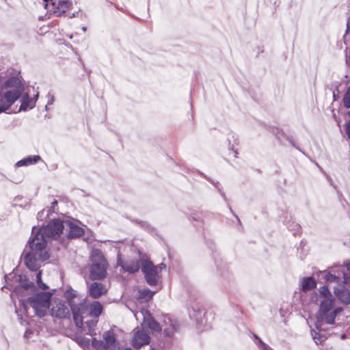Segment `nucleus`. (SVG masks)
Instances as JSON below:
<instances>
[{"mask_svg": "<svg viewBox=\"0 0 350 350\" xmlns=\"http://www.w3.org/2000/svg\"><path fill=\"white\" fill-rule=\"evenodd\" d=\"M64 229V221L60 219H54L38 230L35 227L32 228L31 237L26 246L27 252L24 256L25 264L30 270L37 271L40 262L49 258L46 250L47 241L57 239Z\"/></svg>", "mask_w": 350, "mask_h": 350, "instance_id": "1", "label": "nucleus"}, {"mask_svg": "<svg viewBox=\"0 0 350 350\" xmlns=\"http://www.w3.org/2000/svg\"><path fill=\"white\" fill-rule=\"evenodd\" d=\"M334 301L330 300L321 301L315 323L316 328L319 331L324 323L328 325L334 324L336 315L342 311V307L334 308Z\"/></svg>", "mask_w": 350, "mask_h": 350, "instance_id": "2", "label": "nucleus"}, {"mask_svg": "<svg viewBox=\"0 0 350 350\" xmlns=\"http://www.w3.org/2000/svg\"><path fill=\"white\" fill-rule=\"evenodd\" d=\"M91 261L90 278L92 280H97L105 278L108 263L100 250L93 249L92 250Z\"/></svg>", "mask_w": 350, "mask_h": 350, "instance_id": "3", "label": "nucleus"}, {"mask_svg": "<svg viewBox=\"0 0 350 350\" xmlns=\"http://www.w3.org/2000/svg\"><path fill=\"white\" fill-rule=\"evenodd\" d=\"M51 296L52 293L50 292H40L29 297L27 302L38 317H43L46 314L47 309L50 306Z\"/></svg>", "mask_w": 350, "mask_h": 350, "instance_id": "4", "label": "nucleus"}, {"mask_svg": "<svg viewBox=\"0 0 350 350\" xmlns=\"http://www.w3.org/2000/svg\"><path fill=\"white\" fill-rule=\"evenodd\" d=\"M142 266L141 269L144 275L146 282L150 286H156L159 278L157 267L154 265L146 255L141 256Z\"/></svg>", "mask_w": 350, "mask_h": 350, "instance_id": "5", "label": "nucleus"}, {"mask_svg": "<svg viewBox=\"0 0 350 350\" xmlns=\"http://www.w3.org/2000/svg\"><path fill=\"white\" fill-rule=\"evenodd\" d=\"M43 1L45 9L49 10L50 12L57 13L59 16L64 14L72 5V2L67 0H59L57 7L55 5V3L53 0H43Z\"/></svg>", "mask_w": 350, "mask_h": 350, "instance_id": "6", "label": "nucleus"}, {"mask_svg": "<svg viewBox=\"0 0 350 350\" xmlns=\"http://www.w3.org/2000/svg\"><path fill=\"white\" fill-rule=\"evenodd\" d=\"M65 228L68 230L66 237L69 239H75L81 237L84 234V230L70 220L64 221Z\"/></svg>", "mask_w": 350, "mask_h": 350, "instance_id": "7", "label": "nucleus"}, {"mask_svg": "<svg viewBox=\"0 0 350 350\" xmlns=\"http://www.w3.org/2000/svg\"><path fill=\"white\" fill-rule=\"evenodd\" d=\"M334 293L340 303L345 306L350 305V290L344 285L334 287Z\"/></svg>", "mask_w": 350, "mask_h": 350, "instance_id": "8", "label": "nucleus"}, {"mask_svg": "<svg viewBox=\"0 0 350 350\" xmlns=\"http://www.w3.org/2000/svg\"><path fill=\"white\" fill-rule=\"evenodd\" d=\"M51 314L59 319H66L70 315L69 308L61 301L55 302L53 306Z\"/></svg>", "mask_w": 350, "mask_h": 350, "instance_id": "9", "label": "nucleus"}, {"mask_svg": "<svg viewBox=\"0 0 350 350\" xmlns=\"http://www.w3.org/2000/svg\"><path fill=\"white\" fill-rule=\"evenodd\" d=\"M150 336L143 331H137L133 336L132 345L135 349H140L150 342Z\"/></svg>", "mask_w": 350, "mask_h": 350, "instance_id": "10", "label": "nucleus"}, {"mask_svg": "<svg viewBox=\"0 0 350 350\" xmlns=\"http://www.w3.org/2000/svg\"><path fill=\"white\" fill-rule=\"evenodd\" d=\"M103 341L107 350L114 349L117 346L116 334L112 329L105 331L103 334Z\"/></svg>", "mask_w": 350, "mask_h": 350, "instance_id": "11", "label": "nucleus"}, {"mask_svg": "<svg viewBox=\"0 0 350 350\" xmlns=\"http://www.w3.org/2000/svg\"><path fill=\"white\" fill-rule=\"evenodd\" d=\"M106 293L107 288L100 282H92L89 286V294L94 299L99 298Z\"/></svg>", "mask_w": 350, "mask_h": 350, "instance_id": "12", "label": "nucleus"}, {"mask_svg": "<svg viewBox=\"0 0 350 350\" xmlns=\"http://www.w3.org/2000/svg\"><path fill=\"white\" fill-rule=\"evenodd\" d=\"M123 270L130 273H134L139 271L142 266L141 260H131L125 262L122 265H120Z\"/></svg>", "mask_w": 350, "mask_h": 350, "instance_id": "13", "label": "nucleus"}, {"mask_svg": "<svg viewBox=\"0 0 350 350\" xmlns=\"http://www.w3.org/2000/svg\"><path fill=\"white\" fill-rule=\"evenodd\" d=\"M143 326L152 332H159L161 330L160 324L152 318L150 313H148L146 317H144Z\"/></svg>", "mask_w": 350, "mask_h": 350, "instance_id": "14", "label": "nucleus"}, {"mask_svg": "<svg viewBox=\"0 0 350 350\" xmlns=\"http://www.w3.org/2000/svg\"><path fill=\"white\" fill-rule=\"evenodd\" d=\"M317 286L316 280L314 278L306 277L303 278L300 282V288L302 291L306 292L314 288Z\"/></svg>", "mask_w": 350, "mask_h": 350, "instance_id": "15", "label": "nucleus"}, {"mask_svg": "<svg viewBox=\"0 0 350 350\" xmlns=\"http://www.w3.org/2000/svg\"><path fill=\"white\" fill-rule=\"evenodd\" d=\"M21 92L18 89L7 91L4 95L7 101L6 105L10 107L21 97Z\"/></svg>", "mask_w": 350, "mask_h": 350, "instance_id": "16", "label": "nucleus"}, {"mask_svg": "<svg viewBox=\"0 0 350 350\" xmlns=\"http://www.w3.org/2000/svg\"><path fill=\"white\" fill-rule=\"evenodd\" d=\"M36 99L30 98L27 94L24 95L21 99V105L19 111H27L29 109H32L36 105Z\"/></svg>", "mask_w": 350, "mask_h": 350, "instance_id": "17", "label": "nucleus"}, {"mask_svg": "<svg viewBox=\"0 0 350 350\" xmlns=\"http://www.w3.org/2000/svg\"><path fill=\"white\" fill-rule=\"evenodd\" d=\"M19 281L21 282V284L15 287V292L17 293H22L23 290L26 291L35 288L33 282H29L26 279L23 280V277L21 275H19Z\"/></svg>", "mask_w": 350, "mask_h": 350, "instance_id": "18", "label": "nucleus"}, {"mask_svg": "<svg viewBox=\"0 0 350 350\" xmlns=\"http://www.w3.org/2000/svg\"><path fill=\"white\" fill-rule=\"evenodd\" d=\"M103 310V305L98 301H93L90 306V315L94 318H98Z\"/></svg>", "mask_w": 350, "mask_h": 350, "instance_id": "19", "label": "nucleus"}, {"mask_svg": "<svg viewBox=\"0 0 350 350\" xmlns=\"http://www.w3.org/2000/svg\"><path fill=\"white\" fill-rule=\"evenodd\" d=\"M40 159L41 158L38 154L34 155L33 157H27L16 162L15 166L17 167L22 166H28L29 165H32L37 163Z\"/></svg>", "mask_w": 350, "mask_h": 350, "instance_id": "20", "label": "nucleus"}, {"mask_svg": "<svg viewBox=\"0 0 350 350\" xmlns=\"http://www.w3.org/2000/svg\"><path fill=\"white\" fill-rule=\"evenodd\" d=\"M188 312L190 318L194 319L197 322L201 321L204 315V310L198 307L196 308L192 307L188 310Z\"/></svg>", "mask_w": 350, "mask_h": 350, "instance_id": "21", "label": "nucleus"}, {"mask_svg": "<svg viewBox=\"0 0 350 350\" xmlns=\"http://www.w3.org/2000/svg\"><path fill=\"white\" fill-rule=\"evenodd\" d=\"M336 267H332L330 271H324L325 273L324 279L327 282H338L340 280V274L335 273Z\"/></svg>", "mask_w": 350, "mask_h": 350, "instance_id": "22", "label": "nucleus"}, {"mask_svg": "<svg viewBox=\"0 0 350 350\" xmlns=\"http://www.w3.org/2000/svg\"><path fill=\"white\" fill-rule=\"evenodd\" d=\"M320 295L323 297V300L321 301H334V298L331 294L328 287L325 285L321 286L319 289Z\"/></svg>", "mask_w": 350, "mask_h": 350, "instance_id": "23", "label": "nucleus"}, {"mask_svg": "<svg viewBox=\"0 0 350 350\" xmlns=\"http://www.w3.org/2000/svg\"><path fill=\"white\" fill-rule=\"evenodd\" d=\"M21 82L17 77H10L2 85V88L7 89L9 88H19Z\"/></svg>", "mask_w": 350, "mask_h": 350, "instance_id": "24", "label": "nucleus"}, {"mask_svg": "<svg viewBox=\"0 0 350 350\" xmlns=\"http://www.w3.org/2000/svg\"><path fill=\"white\" fill-rule=\"evenodd\" d=\"M57 200H54L52 202H51V206L50 208H44L43 209L42 211L39 212L38 213V219H42V217L46 213V215L49 216V215L51 213H55V206L57 204Z\"/></svg>", "mask_w": 350, "mask_h": 350, "instance_id": "25", "label": "nucleus"}, {"mask_svg": "<svg viewBox=\"0 0 350 350\" xmlns=\"http://www.w3.org/2000/svg\"><path fill=\"white\" fill-rule=\"evenodd\" d=\"M154 294V291L149 289H144L139 291V298L144 301L150 300Z\"/></svg>", "mask_w": 350, "mask_h": 350, "instance_id": "26", "label": "nucleus"}, {"mask_svg": "<svg viewBox=\"0 0 350 350\" xmlns=\"http://www.w3.org/2000/svg\"><path fill=\"white\" fill-rule=\"evenodd\" d=\"M311 336L317 345L321 344L327 338L325 334H321L314 329L311 330Z\"/></svg>", "mask_w": 350, "mask_h": 350, "instance_id": "27", "label": "nucleus"}, {"mask_svg": "<svg viewBox=\"0 0 350 350\" xmlns=\"http://www.w3.org/2000/svg\"><path fill=\"white\" fill-rule=\"evenodd\" d=\"M77 297V291L70 288L66 291L64 293V297L68 302V304L74 303L73 299Z\"/></svg>", "mask_w": 350, "mask_h": 350, "instance_id": "28", "label": "nucleus"}, {"mask_svg": "<svg viewBox=\"0 0 350 350\" xmlns=\"http://www.w3.org/2000/svg\"><path fill=\"white\" fill-rule=\"evenodd\" d=\"M346 271L342 270L343 275V283L349 284L350 282V262L345 263Z\"/></svg>", "mask_w": 350, "mask_h": 350, "instance_id": "29", "label": "nucleus"}, {"mask_svg": "<svg viewBox=\"0 0 350 350\" xmlns=\"http://www.w3.org/2000/svg\"><path fill=\"white\" fill-rule=\"evenodd\" d=\"M92 346L96 350H107L103 341L102 340H98L96 338H93L92 340Z\"/></svg>", "mask_w": 350, "mask_h": 350, "instance_id": "30", "label": "nucleus"}, {"mask_svg": "<svg viewBox=\"0 0 350 350\" xmlns=\"http://www.w3.org/2000/svg\"><path fill=\"white\" fill-rule=\"evenodd\" d=\"M69 306L70 307V310H71L72 314H75V313H78L80 314H82V311L84 308V306L83 304L80 303V304H76L75 303H72V304H70V305H69Z\"/></svg>", "mask_w": 350, "mask_h": 350, "instance_id": "31", "label": "nucleus"}, {"mask_svg": "<svg viewBox=\"0 0 350 350\" xmlns=\"http://www.w3.org/2000/svg\"><path fill=\"white\" fill-rule=\"evenodd\" d=\"M343 104L345 108H350V87H349L343 97Z\"/></svg>", "mask_w": 350, "mask_h": 350, "instance_id": "32", "label": "nucleus"}, {"mask_svg": "<svg viewBox=\"0 0 350 350\" xmlns=\"http://www.w3.org/2000/svg\"><path fill=\"white\" fill-rule=\"evenodd\" d=\"M41 275H42L41 271H39L36 274L37 284L39 286V288H42V290H46V289L49 288V287H48V286L46 284H44L42 282Z\"/></svg>", "mask_w": 350, "mask_h": 350, "instance_id": "33", "label": "nucleus"}, {"mask_svg": "<svg viewBox=\"0 0 350 350\" xmlns=\"http://www.w3.org/2000/svg\"><path fill=\"white\" fill-rule=\"evenodd\" d=\"M73 320L77 327H81L83 325V318L81 314L75 313L72 314Z\"/></svg>", "mask_w": 350, "mask_h": 350, "instance_id": "34", "label": "nucleus"}, {"mask_svg": "<svg viewBox=\"0 0 350 350\" xmlns=\"http://www.w3.org/2000/svg\"><path fill=\"white\" fill-rule=\"evenodd\" d=\"M176 329V325L171 323L170 326L169 327L165 328L163 332H164L165 336L170 337L173 334L174 332Z\"/></svg>", "mask_w": 350, "mask_h": 350, "instance_id": "35", "label": "nucleus"}, {"mask_svg": "<svg viewBox=\"0 0 350 350\" xmlns=\"http://www.w3.org/2000/svg\"><path fill=\"white\" fill-rule=\"evenodd\" d=\"M188 219L190 221H202V216L201 214L198 212L192 213L189 216H188Z\"/></svg>", "mask_w": 350, "mask_h": 350, "instance_id": "36", "label": "nucleus"}, {"mask_svg": "<svg viewBox=\"0 0 350 350\" xmlns=\"http://www.w3.org/2000/svg\"><path fill=\"white\" fill-rule=\"evenodd\" d=\"M77 342L83 348L88 347L90 345V340L85 337L78 338Z\"/></svg>", "mask_w": 350, "mask_h": 350, "instance_id": "37", "label": "nucleus"}, {"mask_svg": "<svg viewBox=\"0 0 350 350\" xmlns=\"http://www.w3.org/2000/svg\"><path fill=\"white\" fill-rule=\"evenodd\" d=\"M19 308H20V312L23 313H27V306L25 304V302L23 300L19 301Z\"/></svg>", "mask_w": 350, "mask_h": 350, "instance_id": "38", "label": "nucleus"}, {"mask_svg": "<svg viewBox=\"0 0 350 350\" xmlns=\"http://www.w3.org/2000/svg\"><path fill=\"white\" fill-rule=\"evenodd\" d=\"M219 274L224 278H228L230 275L228 269L227 267H225L224 268V269L220 270Z\"/></svg>", "mask_w": 350, "mask_h": 350, "instance_id": "39", "label": "nucleus"}, {"mask_svg": "<svg viewBox=\"0 0 350 350\" xmlns=\"http://www.w3.org/2000/svg\"><path fill=\"white\" fill-rule=\"evenodd\" d=\"M138 224L141 226L142 228H143L148 231H150L152 229V228L150 226V225L146 221H139Z\"/></svg>", "mask_w": 350, "mask_h": 350, "instance_id": "40", "label": "nucleus"}, {"mask_svg": "<svg viewBox=\"0 0 350 350\" xmlns=\"http://www.w3.org/2000/svg\"><path fill=\"white\" fill-rule=\"evenodd\" d=\"M345 131L348 138L350 139V121L346 124Z\"/></svg>", "mask_w": 350, "mask_h": 350, "instance_id": "41", "label": "nucleus"}, {"mask_svg": "<svg viewBox=\"0 0 350 350\" xmlns=\"http://www.w3.org/2000/svg\"><path fill=\"white\" fill-rule=\"evenodd\" d=\"M8 109H10V107H9V105H7L6 104H4L3 105H0V113H2V112L5 111Z\"/></svg>", "mask_w": 350, "mask_h": 350, "instance_id": "42", "label": "nucleus"}, {"mask_svg": "<svg viewBox=\"0 0 350 350\" xmlns=\"http://www.w3.org/2000/svg\"><path fill=\"white\" fill-rule=\"evenodd\" d=\"M261 347L263 350H273L268 345L265 343H262Z\"/></svg>", "mask_w": 350, "mask_h": 350, "instance_id": "43", "label": "nucleus"}, {"mask_svg": "<svg viewBox=\"0 0 350 350\" xmlns=\"http://www.w3.org/2000/svg\"><path fill=\"white\" fill-rule=\"evenodd\" d=\"M346 33H350V18L348 19L347 23Z\"/></svg>", "mask_w": 350, "mask_h": 350, "instance_id": "44", "label": "nucleus"}, {"mask_svg": "<svg viewBox=\"0 0 350 350\" xmlns=\"http://www.w3.org/2000/svg\"><path fill=\"white\" fill-rule=\"evenodd\" d=\"M157 267V270L159 269L160 270L165 269L166 265L164 263H160Z\"/></svg>", "mask_w": 350, "mask_h": 350, "instance_id": "45", "label": "nucleus"}, {"mask_svg": "<svg viewBox=\"0 0 350 350\" xmlns=\"http://www.w3.org/2000/svg\"><path fill=\"white\" fill-rule=\"evenodd\" d=\"M254 337L258 340L259 345L262 347V344L265 342L257 336L255 335Z\"/></svg>", "mask_w": 350, "mask_h": 350, "instance_id": "46", "label": "nucleus"}, {"mask_svg": "<svg viewBox=\"0 0 350 350\" xmlns=\"http://www.w3.org/2000/svg\"><path fill=\"white\" fill-rule=\"evenodd\" d=\"M55 100L54 96H51L50 100L48 101V105H52Z\"/></svg>", "mask_w": 350, "mask_h": 350, "instance_id": "47", "label": "nucleus"}, {"mask_svg": "<svg viewBox=\"0 0 350 350\" xmlns=\"http://www.w3.org/2000/svg\"><path fill=\"white\" fill-rule=\"evenodd\" d=\"M16 313L17 314L18 318L22 320L23 319V317H22V314H19V311H18V309L16 308Z\"/></svg>", "mask_w": 350, "mask_h": 350, "instance_id": "48", "label": "nucleus"}, {"mask_svg": "<svg viewBox=\"0 0 350 350\" xmlns=\"http://www.w3.org/2000/svg\"><path fill=\"white\" fill-rule=\"evenodd\" d=\"M213 184H214V185H215V187H217L219 191H221V189L219 188L220 185H219V182H216V183L213 182Z\"/></svg>", "mask_w": 350, "mask_h": 350, "instance_id": "49", "label": "nucleus"}, {"mask_svg": "<svg viewBox=\"0 0 350 350\" xmlns=\"http://www.w3.org/2000/svg\"><path fill=\"white\" fill-rule=\"evenodd\" d=\"M347 63L350 66V52L349 53V55L347 58Z\"/></svg>", "mask_w": 350, "mask_h": 350, "instance_id": "50", "label": "nucleus"}, {"mask_svg": "<svg viewBox=\"0 0 350 350\" xmlns=\"http://www.w3.org/2000/svg\"><path fill=\"white\" fill-rule=\"evenodd\" d=\"M221 196L223 197V198L226 200V195L224 193V191H221Z\"/></svg>", "mask_w": 350, "mask_h": 350, "instance_id": "51", "label": "nucleus"}, {"mask_svg": "<svg viewBox=\"0 0 350 350\" xmlns=\"http://www.w3.org/2000/svg\"><path fill=\"white\" fill-rule=\"evenodd\" d=\"M315 164L317 165V167H319V169L321 172H323V173H325V172H323V169H322V168H321V167L318 165V163H316Z\"/></svg>", "mask_w": 350, "mask_h": 350, "instance_id": "52", "label": "nucleus"}, {"mask_svg": "<svg viewBox=\"0 0 350 350\" xmlns=\"http://www.w3.org/2000/svg\"><path fill=\"white\" fill-rule=\"evenodd\" d=\"M348 14H350V2H349V4L348 5Z\"/></svg>", "mask_w": 350, "mask_h": 350, "instance_id": "53", "label": "nucleus"}, {"mask_svg": "<svg viewBox=\"0 0 350 350\" xmlns=\"http://www.w3.org/2000/svg\"><path fill=\"white\" fill-rule=\"evenodd\" d=\"M346 338V335L345 334H342L341 335V338L342 339H345Z\"/></svg>", "mask_w": 350, "mask_h": 350, "instance_id": "54", "label": "nucleus"}, {"mask_svg": "<svg viewBox=\"0 0 350 350\" xmlns=\"http://www.w3.org/2000/svg\"><path fill=\"white\" fill-rule=\"evenodd\" d=\"M234 215L235 216V217L237 219V220L239 221V222H240V220L238 217V216L236 215V214H234Z\"/></svg>", "mask_w": 350, "mask_h": 350, "instance_id": "55", "label": "nucleus"}, {"mask_svg": "<svg viewBox=\"0 0 350 350\" xmlns=\"http://www.w3.org/2000/svg\"><path fill=\"white\" fill-rule=\"evenodd\" d=\"M75 13H73V14L70 16V18H73V17H75Z\"/></svg>", "mask_w": 350, "mask_h": 350, "instance_id": "56", "label": "nucleus"}, {"mask_svg": "<svg viewBox=\"0 0 350 350\" xmlns=\"http://www.w3.org/2000/svg\"><path fill=\"white\" fill-rule=\"evenodd\" d=\"M86 29H86V27H82V30H83V31H86Z\"/></svg>", "mask_w": 350, "mask_h": 350, "instance_id": "57", "label": "nucleus"}, {"mask_svg": "<svg viewBox=\"0 0 350 350\" xmlns=\"http://www.w3.org/2000/svg\"><path fill=\"white\" fill-rule=\"evenodd\" d=\"M48 105H49L47 104V105L45 106V109H46V110H48Z\"/></svg>", "mask_w": 350, "mask_h": 350, "instance_id": "58", "label": "nucleus"}, {"mask_svg": "<svg viewBox=\"0 0 350 350\" xmlns=\"http://www.w3.org/2000/svg\"><path fill=\"white\" fill-rule=\"evenodd\" d=\"M124 350H132L131 348H126Z\"/></svg>", "mask_w": 350, "mask_h": 350, "instance_id": "59", "label": "nucleus"}, {"mask_svg": "<svg viewBox=\"0 0 350 350\" xmlns=\"http://www.w3.org/2000/svg\"><path fill=\"white\" fill-rule=\"evenodd\" d=\"M296 227L299 228V225L298 224H295Z\"/></svg>", "mask_w": 350, "mask_h": 350, "instance_id": "60", "label": "nucleus"}, {"mask_svg": "<svg viewBox=\"0 0 350 350\" xmlns=\"http://www.w3.org/2000/svg\"><path fill=\"white\" fill-rule=\"evenodd\" d=\"M348 114H349V117H350V111H349Z\"/></svg>", "mask_w": 350, "mask_h": 350, "instance_id": "61", "label": "nucleus"}, {"mask_svg": "<svg viewBox=\"0 0 350 350\" xmlns=\"http://www.w3.org/2000/svg\"><path fill=\"white\" fill-rule=\"evenodd\" d=\"M150 350H154V349H150Z\"/></svg>", "mask_w": 350, "mask_h": 350, "instance_id": "62", "label": "nucleus"}]
</instances>
